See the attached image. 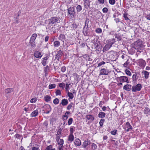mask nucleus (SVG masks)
<instances>
[{
  "instance_id": "nucleus-49",
  "label": "nucleus",
  "mask_w": 150,
  "mask_h": 150,
  "mask_svg": "<svg viewBox=\"0 0 150 150\" xmlns=\"http://www.w3.org/2000/svg\"><path fill=\"white\" fill-rule=\"evenodd\" d=\"M55 94L56 96L61 95V91L59 89L57 90L55 92Z\"/></svg>"
},
{
  "instance_id": "nucleus-56",
  "label": "nucleus",
  "mask_w": 150,
  "mask_h": 150,
  "mask_svg": "<svg viewBox=\"0 0 150 150\" xmlns=\"http://www.w3.org/2000/svg\"><path fill=\"white\" fill-rule=\"evenodd\" d=\"M117 132V130L116 129H115L114 130L111 131L110 133L112 134L115 135L116 134Z\"/></svg>"
},
{
  "instance_id": "nucleus-48",
  "label": "nucleus",
  "mask_w": 150,
  "mask_h": 150,
  "mask_svg": "<svg viewBox=\"0 0 150 150\" xmlns=\"http://www.w3.org/2000/svg\"><path fill=\"white\" fill-rule=\"evenodd\" d=\"M53 103L55 104H57L59 103V101L58 98H56L53 100Z\"/></svg>"
},
{
  "instance_id": "nucleus-57",
  "label": "nucleus",
  "mask_w": 150,
  "mask_h": 150,
  "mask_svg": "<svg viewBox=\"0 0 150 150\" xmlns=\"http://www.w3.org/2000/svg\"><path fill=\"white\" fill-rule=\"evenodd\" d=\"M102 10L103 13H106L108 11V9L107 8L105 7Z\"/></svg>"
},
{
  "instance_id": "nucleus-41",
  "label": "nucleus",
  "mask_w": 150,
  "mask_h": 150,
  "mask_svg": "<svg viewBox=\"0 0 150 150\" xmlns=\"http://www.w3.org/2000/svg\"><path fill=\"white\" fill-rule=\"evenodd\" d=\"M105 120L104 119H101L99 122L100 126L101 127H102L103 125V123L104 122Z\"/></svg>"
},
{
  "instance_id": "nucleus-58",
  "label": "nucleus",
  "mask_w": 150,
  "mask_h": 150,
  "mask_svg": "<svg viewBox=\"0 0 150 150\" xmlns=\"http://www.w3.org/2000/svg\"><path fill=\"white\" fill-rule=\"evenodd\" d=\"M125 72L127 75L129 76L131 75V73L129 70L128 69H126L125 70Z\"/></svg>"
},
{
  "instance_id": "nucleus-11",
  "label": "nucleus",
  "mask_w": 150,
  "mask_h": 150,
  "mask_svg": "<svg viewBox=\"0 0 150 150\" xmlns=\"http://www.w3.org/2000/svg\"><path fill=\"white\" fill-rule=\"evenodd\" d=\"M92 42L93 44L95 46V48H98L100 45V42L97 40H94L92 41Z\"/></svg>"
},
{
  "instance_id": "nucleus-22",
  "label": "nucleus",
  "mask_w": 150,
  "mask_h": 150,
  "mask_svg": "<svg viewBox=\"0 0 150 150\" xmlns=\"http://www.w3.org/2000/svg\"><path fill=\"white\" fill-rule=\"evenodd\" d=\"M38 109H36L33 112L30 114L31 116L32 117H35L38 114Z\"/></svg>"
},
{
  "instance_id": "nucleus-52",
  "label": "nucleus",
  "mask_w": 150,
  "mask_h": 150,
  "mask_svg": "<svg viewBox=\"0 0 150 150\" xmlns=\"http://www.w3.org/2000/svg\"><path fill=\"white\" fill-rule=\"evenodd\" d=\"M92 148L93 149H96L97 148V146L96 144L93 143L92 145Z\"/></svg>"
},
{
  "instance_id": "nucleus-7",
  "label": "nucleus",
  "mask_w": 150,
  "mask_h": 150,
  "mask_svg": "<svg viewBox=\"0 0 150 150\" xmlns=\"http://www.w3.org/2000/svg\"><path fill=\"white\" fill-rule=\"evenodd\" d=\"M91 144V142L90 141L87 139L84 141L82 146L83 148L86 149L87 148V146L90 145Z\"/></svg>"
},
{
  "instance_id": "nucleus-36",
  "label": "nucleus",
  "mask_w": 150,
  "mask_h": 150,
  "mask_svg": "<svg viewBox=\"0 0 150 150\" xmlns=\"http://www.w3.org/2000/svg\"><path fill=\"white\" fill-rule=\"evenodd\" d=\"M67 95L69 99H72L74 97V95L72 93L68 92Z\"/></svg>"
},
{
  "instance_id": "nucleus-54",
  "label": "nucleus",
  "mask_w": 150,
  "mask_h": 150,
  "mask_svg": "<svg viewBox=\"0 0 150 150\" xmlns=\"http://www.w3.org/2000/svg\"><path fill=\"white\" fill-rule=\"evenodd\" d=\"M109 2L111 5H114L115 3V0H109Z\"/></svg>"
},
{
  "instance_id": "nucleus-21",
  "label": "nucleus",
  "mask_w": 150,
  "mask_h": 150,
  "mask_svg": "<svg viewBox=\"0 0 150 150\" xmlns=\"http://www.w3.org/2000/svg\"><path fill=\"white\" fill-rule=\"evenodd\" d=\"M74 137L73 134H70L68 137V140L71 143L74 141Z\"/></svg>"
},
{
  "instance_id": "nucleus-33",
  "label": "nucleus",
  "mask_w": 150,
  "mask_h": 150,
  "mask_svg": "<svg viewBox=\"0 0 150 150\" xmlns=\"http://www.w3.org/2000/svg\"><path fill=\"white\" fill-rule=\"evenodd\" d=\"M52 146L51 145H50L47 147L45 150H55V148L52 149Z\"/></svg>"
},
{
  "instance_id": "nucleus-37",
  "label": "nucleus",
  "mask_w": 150,
  "mask_h": 150,
  "mask_svg": "<svg viewBox=\"0 0 150 150\" xmlns=\"http://www.w3.org/2000/svg\"><path fill=\"white\" fill-rule=\"evenodd\" d=\"M37 37L36 34L34 33L32 35V36L31 37L30 40L35 41Z\"/></svg>"
},
{
  "instance_id": "nucleus-32",
  "label": "nucleus",
  "mask_w": 150,
  "mask_h": 150,
  "mask_svg": "<svg viewBox=\"0 0 150 150\" xmlns=\"http://www.w3.org/2000/svg\"><path fill=\"white\" fill-rule=\"evenodd\" d=\"M51 97L50 96H49L48 95H46L44 97V99L45 101L46 102H48L50 101L51 100Z\"/></svg>"
},
{
  "instance_id": "nucleus-25",
  "label": "nucleus",
  "mask_w": 150,
  "mask_h": 150,
  "mask_svg": "<svg viewBox=\"0 0 150 150\" xmlns=\"http://www.w3.org/2000/svg\"><path fill=\"white\" fill-rule=\"evenodd\" d=\"M68 103V101L67 99H64L62 100L61 104L63 106H65Z\"/></svg>"
},
{
  "instance_id": "nucleus-53",
  "label": "nucleus",
  "mask_w": 150,
  "mask_h": 150,
  "mask_svg": "<svg viewBox=\"0 0 150 150\" xmlns=\"http://www.w3.org/2000/svg\"><path fill=\"white\" fill-rule=\"evenodd\" d=\"M73 105V103H71L69 104L67 108V110H69L71 108Z\"/></svg>"
},
{
  "instance_id": "nucleus-47",
  "label": "nucleus",
  "mask_w": 150,
  "mask_h": 150,
  "mask_svg": "<svg viewBox=\"0 0 150 150\" xmlns=\"http://www.w3.org/2000/svg\"><path fill=\"white\" fill-rule=\"evenodd\" d=\"M56 85L55 84H50L49 86V88L50 89L54 88L55 87Z\"/></svg>"
},
{
  "instance_id": "nucleus-30",
  "label": "nucleus",
  "mask_w": 150,
  "mask_h": 150,
  "mask_svg": "<svg viewBox=\"0 0 150 150\" xmlns=\"http://www.w3.org/2000/svg\"><path fill=\"white\" fill-rule=\"evenodd\" d=\"M150 109L147 107H146L144 112V113L145 114H147L149 113V114Z\"/></svg>"
},
{
  "instance_id": "nucleus-2",
  "label": "nucleus",
  "mask_w": 150,
  "mask_h": 150,
  "mask_svg": "<svg viewBox=\"0 0 150 150\" xmlns=\"http://www.w3.org/2000/svg\"><path fill=\"white\" fill-rule=\"evenodd\" d=\"M68 15L70 16L72 18H73L75 13V8L74 7H70L67 9Z\"/></svg>"
},
{
  "instance_id": "nucleus-3",
  "label": "nucleus",
  "mask_w": 150,
  "mask_h": 150,
  "mask_svg": "<svg viewBox=\"0 0 150 150\" xmlns=\"http://www.w3.org/2000/svg\"><path fill=\"white\" fill-rule=\"evenodd\" d=\"M143 46L142 42L140 39H138L134 42L133 47L135 49H138L139 48L142 47Z\"/></svg>"
},
{
  "instance_id": "nucleus-24",
  "label": "nucleus",
  "mask_w": 150,
  "mask_h": 150,
  "mask_svg": "<svg viewBox=\"0 0 150 150\" xmlns=\"http://www.w3.org/2000/svg\"><path fill=\"white\" fill-rule=\"evenodd\" d=\"M83 4L85 7L88 6H89L90 5V1L89 0H83Z\"/></svg>"
},
{
  "instance_id": "nucleus-17",
  "label": "nucleus",
  "mask_w": 150,
  "mask_h": 150,
  "mask_svg": "<svg viewBox=\"0 0 150 150\" xmlns=\"http://www.w3.org/2000/svg\"><path fill=\"white\" fill-rule=\"evenodd\" d=\"M131 85L129 84H126L123 87V89L128 91L131 90Z\"/></svg>"
},
{
  "instance_id": "nucleus-6",
  "label": "nucleus",
  "mask_w": 150,
  "mask_h": 150,
  "mask_svg": "<svg viewBox=\"0 0 150 150\" xmlns=\"http://www.w3.org/2000/svg\"><path fill=\"white\" fill-rule=\"evenodd\" d=\"M109 70L107 69L103 68L100 70L99 75H106L109 73Z\"/></svg>"
},
{
  "instance_id": "nucleus-4",
  "label": "nucleus",
  "mask_w": 150,
  "mask_h": 150,
  "mask_svg": "<svg viewBox=\"0 0 150 150\" xmlns=\"http://www.w3.org/2000/svg\"><path fill=\"white\" fill-rule=\"evenodd\" d=\"M142 88V85L140 84H138L135 86H133L132 88V92H136L141 90Z\"/></svg>"
},
{
  "instance_id": "nucleus-8",
  "label": "nucleus",
  "mask_w": 150,
  "mask_h": 150,
  "mask_svg": "<svg viewBox=\"0 0 150 150\" xmlns=\"http://www.w3.org/2000/svg\"><path fill=\"white\" fill-rule=\"evenodd\" d=\"M138 63L139 66L141 67L142 68H144L146 64L145 61L142 59H139Z\"/></svg>"
},
{
  "instance_id": "nucleus-19",
  "label": "nucleus",
  "mask_w": 150,
  "mask_h": 150,
  "mask_svg": "<svg viewBox=\"0 0 150 150\" xmlns=\"http://www.w3.org/2000/svg\"><path fill=\"white\" fill-rule=\"evenodd\" d=\"M126 127L127 128V129L126 130L127 132H128L129 129H132V126L130 125V123L128 122H127L126 123Z\"/></svg>"
},
{
  "instance_id": "nucleus-35",
  "label": "nucleus",
  "mask_w": 150,
  "mask_h": 150,
  "mask_svg": "<svg viewBox=\"0 0 150 150\" xmlns=\"http://www.w3.org/2000/svg\"><path fill=\"white\" fill-rule=\"evenodd\" d=\"M76 10L77 12H79L82 10V8L81 6L80 5H78L76 7Z\"/></svg>"
},
{
  "instance_id": "nucleus-45",
  "label": "nucleus",
  "mask_w": 150,
  "mask_h": 150,
  "mask_svg": "<svg viewBox=\"0 0 150 150\" xmlns=\"http://www.w3.org/2000/svg\"><path fill=\"white\" fill-rule=\"evenodd\" d=\"M78 25L75 23H73L71 24V28L75 30L77 28Z\"/></svg>"
},
{
  "instance_id": "nucleus-46",
  "label": "nucleus",
  "mask_w": 150,
  "mask_h": 150,
  "mask_svg": "<svg viewBox=\"0 0 150 150\" xmlns=\"http://www.w3.org/2000/svg\"><path fill=\"white\" fill-rule=\"evenodd\" d=\"M115 38L119 41L121 40L122 38L121 35H115Z\"/></svg>"
},
{
  "instance_id": "nucleus-43",
  "label": "nucleus",
  "mask_w": 150,
  "mask_h": 150,
  "mask_svg": "<svg viewBox=\"0 0 150 150\" xmlns=\"http://www.w3.org/2000/svg\"><path fill=\"white\" fill-rule=\"evenodd\" d=\"M127 14L126 13H125L123 14V17L124 18L125 20L128 21L129 20V21H130V19L127 16Z\"/></svg>"
},
{
  "instance_id": "nucleus-27",
  "label": "nucleus",
  "mask_w": 150,
  "mask_h": 150,
  "mask_svg": "<svg viewBox=\"0 0 150 150\" xmlns=\"http://www.w3.org/2000/svg\"><path fill=\"white\" fill-rule=\"evenodd\" d=\"M65 35L62 34H61L59 37V40L62 41L63 42H64L65 40Z\"/></svg>"
},
{
  "instance_id": "nucleus-64",
  "label": "nucleus",
  "mask_w": 150,
  "mask_h": 150,
  "mask_svg": "<svg viewBox=\"0 0 150 150\" xmlns=\"http://www.w3.org/2000/svg\"><path fill=\"white\" fill-rule=\"evenodd\" d=\"M146 19L148 20H150V13L147 15L146 17Z\"/></svg>"
},
{
  "instance_id": "nucleus-28",
  "label": "nucleus",
  "mask_w": 150,
  "mask_h": 150,
  "mask_svg": "<svg viewBox=\"0 0 150 150\" xmlns=\"http://www.w3.org/2000/svg\"><path fill=\"white\" fill-rule=\"evenodd\" d=\"M137 74L136 73H135L133 75L132 79L133 81H134V83L138 79V77H137Z\"/></svg>"
},
{
  "instance_id": "nucleus-39",
  "label": "nucleus",
  "mask_w": 150,
  "mask_h": 150,
  "mask_svg": "<svg viewBox=\"0 0 150 150\" xmlns=\"http://www.w3.org/2000/svg\"><path fill=\"white\" fill-rule=\"evenodd\" d=\"M58 142V144L60 145H62L64 143V141L63 139H60L58 142Z\"/></svg>"
},
{
  "instance_id": "nucleus-40",
  "label": "nucleus",
  "mask_w": 150,
  "mask_h": 150,
  "mask_svg": "<svg viewBox=\"0 0 150 150\" xmlns=\"http://www.w3.org/2000/svg\"><path fill=\"white\" fill-rule=\"evenodd\" d=\"M59 87L64 90V89L65 87V84L64 83H59Z\"/></svg>"
},
{
  "instance_id": "nucleus-60",
  "label": "nucleus",
  "mask_w": 150,
  "mask_h": 150,
  "mask_svg": "<svg viewBox=\"0 0 150 150\" xmlns=\"http://www.w3.org/2000/svg\"><path fill=\"white\" fill-rule=\"evenodd\" d=\"M60 135H56V140L57 142H58L60 139Z\"/></svg>"
},
{
  "instance_id": "nucleus-10",
  "label": "nucleus",
  "mask_w": 150,
  "mask_h": 150,
  "mask_svg": "<svg viewBox=\"0 0 150 150\" xmlns=\"http://www.w3.org/2000/svg\"><path fill=\"white\" fill-rule=\"evenodd\" d=\"M83 33L85 36H89V28L83 27Z\"/></svg>"
},
{
  "instance_id": "nucleus-63",
  "label": "nucleus",
  "mask_w": 150,
  "mask_h": 150,
  "mask_svg": "<svg viewBox=\"0 0 150 150\" xmlns=\"http://www.w3.org/2000/svg\"><path fill=\"white\" fill-rule=\"evenodd\" d=\"M100 4H103L104 3L105 1L104 0H98Z\"/></svg>"
},
{
  "instance_id": "nucleus-31",
  "label": "nucleus",
  "mask_w": 150,
  "mask_h": 150,
  "mask_svg": "<svg viewBox=\"0 0 150 150\" xmlns=\"http://www.w3.org/2000/svg\"><path fill=\"white\" fill-rule=\"evenodd\" d=\"M44 108H45L46 110H51V106L48 104L45 105L44 107Z\"/></svg>"
},
{
  "instance_id": "nucleus-61",
  "label": "nucleus",
  "mask_w": 150,
  "mask_h": 150,
  "mask_svg": "<svg viewBox=\"0 0 150 150\" xmlns=\"http://www.w3.org/2000/svg\"><path fill=\"white\" fill-rule=\"evenodd\" d=\"M105 64V62H104L102 61L100 62L98 65V67H100L103 64Z\"/></svg>"
},
{
  "instance_id": "nucleus-26",
  "label": "nucleus",
  "mask_w": 150,
  "mask_h": 150,
  "mask_svg": "<svg viewBox=\"0 0 150 150\" xmlns=\"http://www.w3.org/2000/svg\"><path fill=\"white\" fill-rule=\"evenodd\" d=\"M98 116L99 118H103L105 117V114L104 112H100L98 114Z\"/></svg>"
},
{
  "instance_id": "nucleus-55",
  "label": "nucleus",
  "mask_w": 150,
  "mask_h": 150,
  "mask_svg": "<svg viewBox=\"0 0 150 150\" xmlns=\"http://www.w3.org/2000/svg\"><path fill=\"white\" fill-rule=\"evenodd\" d=\"M61 57V56H60L56 54L55 55V59H57L58 61H59V59Z\"/></svg>"
},
{
  "instance_id": "nucleus-5",
  "label": "nucleus",
  "mask_w": 150,
  "mask_h": 150,
  "mask_svg": "<svg viewBox=\"0 0 150 150\" xmlns=\"http://www.w3.org/2000/svg\"><path fill=\"white\" fill-rule=\"evenodd\" d=\"M117 80H119L120 82L122 83L126 82L127 83H129L128 78L125 76H122L117 77Z\"/></svg>"
},
{
  "instance_id": "nucleus-44",
  "label": "nucleus",
  "mask_w": 150,
  "mask_h": 150,
  "mask_svg": "<svg viewBox=\"0 0 150 150\" xmlns=\"http://www.w3.org/2000/svg\"><path fill=\"white\" fill-rule=\"evenodd\" d=\"M75 127H71L70 128V134H73V133L74 131L75 130Z\"/></svg>"
},
{
  "instance_id": "nucleus-16",
  "label": "nucleus",
  "mask_w": 150,
  "mask_h": 150,
  "mask_svg": "<svg viewBox=\"0 0 150 150\" xmlns=\"http://www.w3.org/2000/svg\"><path fill=\"white\" fill-rule=\"evenodd\" d=\"M13 88H6L5 90V95L6 96L7 95V94L11 93V92H13Z\"/></svg>"
},
{
  "instance_id": "nucleus-1",
  "label": "nucleus",
  "mask_w": 150,
  "mask_h": 150,
  "mask_svg": "<svg viewBox=\"0 0 150 150\" xmlns=\"http://www.w3.org/2000/svg\"><path fill=\"white\" fill-rule=\"evenodd\" d=\"M49 23L48 25V27L50 28L53 24L60 22V18L57 17H52L48 20Z\"/></svg>"
},
{
  "instance_id": "nucleus-50",
  "label": "nucleus",
  "mask_w": 150,
  "mask_h": 150,
  "mask_svg": "<svg viewBox=\"0 0 150 150\" xmlns=\"http://www.w3.org/2000/svg\"><path fill=\"white\" fill-rule=\"evenodd\" d=\"M72 122L73 118H70L68 120V125H71L72 123Z\"/></svg>"
},
{
  "instance_id": "nucleus-14",
  "label": "nucleus",
  "mask_w": 150,
  "mask_h": 150,
  "mask_svg": "<svg viewBox=\"0 0 150 150\" xmlns=\"http://www.w3.org/2000/svg\"><path fill=\"white\" fill-rule=\"evenodd\" d=\"M115 42V40L114 38H112L108 40L107 43L110 45L111 47H112V45L114 44Z\"/></svg>"
},
{
  "instance_id": "nucleus-59",
  "label": "nucleus",
  "mask_w": 150,
  "mask_h": 150,
  "mask_svg": "<svg viewBox=\"0 0 150 150\" xmlns=\"http://www.w3.org/2000/svg\"><path fill=\"white\" fill-rule=\"evenodd\" d=\"M61 70L62 72H64L66 70V67L65 66H63L61 67Z\"/></svg>"
},
{
  "instance_id": "nucleus-34",
  "label": "nucleus",
  "mask_w": 150,
  "mask_h": 150,
  "mask_svg": "<svg viewBox=\"0 0 150 150\" xmlns=\"http://www.w3.org/2000/svg\"><path fill=\"white\" fill-rule=\"evenodd\" d=\"M60 42L59 41H55L54 43V45L55 47H57L60 45Z\"/></svg>"
},
{
  "instance_id": "nucleus-20",
  "label": "nucleus",
  "mask_w": 150,
  "mask_h": 150,
  "mask_svg": "<svg viewBox=\"0 0 150 150\" xmlns=\"http://www.w3.org/2000/svg\"><path fill=\"white\" fill-rule=\"evenodd\" d=\"M111 47L107 43L103 47V52L108 51Z\"/></svg>"
},
{
  "instance_id": "nucleus-13",
  "label": "nucleus",
  "mask_w": 150,
  "mask_h": 150,
  "mask_svg": "<svg viewBox=\"0 0 150 150\" xmlns=\"http://www.w3.org/2000/svg\"><path fill=\"white\" fill-rule=\"evenodd\" d=\"M110 57L112 61H116L117 58V55L116 53H114L110 55Z\"/></svg>"
},
{
  "instance_id": "nucleus-9",
  "label": "nucleus",
  "mask_w": 150,
  "mask_h": 150,
  "mask_svg": "<svg viewBox=\"0 0 150 150\" xmlns=\"http://www.w3.org/2000/svg\"><path fill=\"white\" fill-rule=\"evenodd\" d=\"M49 58V57L47 56L42 59L41 63L43 66H45L47 63V61Z\"/></svg>"
},
{
  "instance_id": "nucleus-29",
  "label": "nucleus",
  "mask_w": 150,
  "mask_h": 150,
  "mask_svg": "<svg viewBox=\"0 0 150 150\" xmlns=\"http://www.w3.org/2000/svg\"><path fill=\"white\" fill-rule=\"evenodd\" d=\"M89 22V19L88 18H86V21L85 22V25L83 27H88V23Z\"/></svg>"
},
{
  "instance_id": "nucleus-23",
  "label": "nucleus",
  "mask_w": 150,
  "mask_h": 150,
  "mask_svg": "<svg viewBox=\"0 0 150 150\" xmlns=\"http://www.w3.org/2000/svg\"><path fill=\"white\" fill-rule=\"evenodd\" d=\"M28 45L29 46H30L32 48L35 47V44L34 41L32 40H30Z\"/></svg>"
},
{
  "instance_id": "nucleus-15",
  "label": "nucleus",
  "mask_w": 150,
  "mask_h": 150,
  "mask_svg": "<svg viewBox=\"0 0 150 150\" xmlns=\"http://www.w3.org/2000/svg\"><path fill=\"white\" fill-rule=\"evenodd\" d=\"M34 56L35 57L39 58H40L42 56L41 52L38 51H36L34 52Z\"/></svg>"
},
{
  "instance_id": "nucleus-62",
  "label": "nucleus",
  "mask_w": 150,
  "mask_h": 150,
  "mask_svg": "<svg viewBox=\"0 0 150 150\" xmlns=\"http://www.w3.org/2000/svg\"><path fill=\"white\" fill-rule=\"evenodd\" d=\"M37 99L36 98H32L30 100V102L31 103H34L36 101Z\"/></svg>"
},
{
  "instance_id": "nucleus-42",
  "label": "nucleus",
  "mask_w": 150,
  "mask_h": 150,
  "mask_svg": "<svg viewBox=\"0 0 150 150\" xmlns=\"http://www.w3.org/2000/svg\"><path fill=\"white\" fill-rule=\"evenodd\" d=\"M95 32L97 33H101L102 32V30L100 28H98L96 29Z\"/></svg>"
},
{
  "instance_id": "nucleus-12",
  "label": "nucleus",
  "mask_w": 150,
  "mask_h": 150,
  "mask_svg": "<svg viewBox=\"0 0 150 150\" xmlns=\"http://www.w3.org/2000/svg\"><path fill=\"white\" fill-rule=\"evenodd\" d=\"M85 117L87 120H89L90 122H93L94 120V117L91 115H87Z\"/></svg>"
},
{
  "instance_id": "nucleus-38",
  "label": "nucleus",
  "mask_w": 150,
  "mask_h": 150,
  "mask_svg": "<svg viewBox=\"0 0 150 150\" xmlns=\"http://www.w3.org/2000/svg\"><path fill=\"white\" fill-rule=\"evenodd\" d=\"M144 75L145 78L146 79H148L149 78V73L146 71H144Z\"/></svg>"
},
{
  "instance_id": "nucleus-18",
  "label": "nucleus",
  "mask_w": 150,
  "mask_h": 150,
  "mask_svg": "<svg viewBox=\"0 0 150 150\" xmlns=\"http://www.w3.org/2000/svg\"><path fill=\"white\" fill-rule=\"evenodd\" d=\"M74 144L75 145L79 146L81 145V141L79 139H76L74 140Z\"/></svg>"
},
{
  "instance_id": "nucleus-51",
  "label": "nucleus",
  "mask_w": 150,
  "mask_h": 150,
  "mask_svg": "<svg viewBox=\"0 0 150 150\" xmlns=\"http://www.w3.org/2000/svg\"><path fill=\"white\" fill-rule=\"evenodd\" d=\"M63 54V53L62 52V50H59V51H58L57 52V54L59 55L60 56H62V55Z\"/></svg>"
}]
</instances>
